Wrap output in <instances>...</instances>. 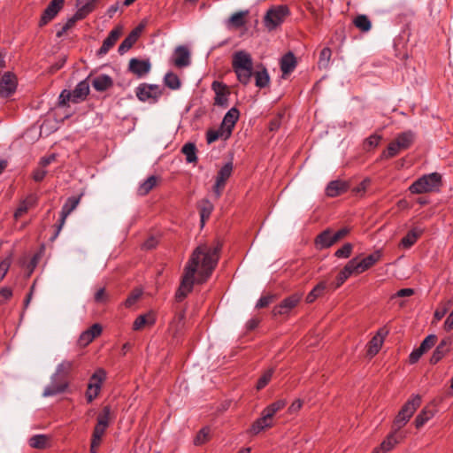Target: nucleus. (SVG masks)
I'll return each instance as SVG.
<instances>
[{
  "label": "nucleus",
  "instance_id": "nucleus-1",
  "mask_svg": "<svg viewBox=\"0 0 453 453\" xmlns=\"http://www.w3.org/2000/svg\"><path fill=\"white\" fill-rule=\"evenodd\" d=\"M220 247L199 245L192 252L184 267L180 284L175 293L177 302H181L192 290L195 282L203 283L211 275L219 258Z\"/></svg>",
  "mask_w": 453,
  "mask_h": 453
},
{
  "label": "nucleus",
  "instance_id": "nucleus-2",
  "mask_svg": "<svg viewBox=\"0 0 453 453\" xmlns=\"http://www.w3.org/2000/svg\"><path fill=\"white\" fill-rule=\"evenodd\" d=\"M232 67L237 80L243 85H247L253 74V61L250 53L245 50H238L232 58Z\"/></svg>",
  "mask_w": 453,
  "mask_h": 453
},
{
  "label": "nucleus",
  "instance_id": "nucleus-3",
  "mask_svg": "<svg viewBox=\"0 0 453 453\" xmlns=\"http://www.w3.org/2000/svg\"><path fill=\"white\" fill-rule=\"evenodd\" d=\"M441 185V175L439 173H432L419 177L409 187V190L411 194L431 193L439 191Z\"/></svg>",
  "mask_w": 453,
  "mask_h": 453
},
{
  "label": "nucleus",
  "instance_id": "nucleus-4",
  "mask_svg": "<svg viewBox=\"0 0 453 453\" xmlns=\"http://www.w3.org/2000/svg\"><path fill=\"white\" fill-rule=\"evenodd\" d=\"M289 14L290 11L287 5L272 6L264 17V25L269 31H273L280 26Z\"/></svg>",
  "mask_w": 453,
  "mask_h": 453
},
{
  "label": "nucleus",
  "instance_id": "nucleus-5",
  "mask_svg": "<svg viewBox=\"0 0 453 453\" xmlns=\"http://www.w3.org/2000/svg\"><path fill=\"white\" fill-rule=\"evenodd\" d=\"M421 403V397L418 395L412 396L401 409L395 417L394 425L396 430L403 427L411 418L415 411Z\"/></svg>",
  "mask_w": 453,
  "mask_h": 453
},
{
  "label": "nucleus",
  "instance_id": "nucleus-6",
  "mask_svg": "<svg viewBox=\"0 0 453 453\" xmlns=\"http://www.w3.org/2000/svg\"><path fill=\"white\" fill-rule=\"evenodd\" d=\"M135 94L140 101L154 104L162 96L163 88L159 85L142 83L136 88Z\"/></svg>",
  "mask_w": 453,
  "mask_h": 453
},
{
  "label": "nucleus",
  "instance_id": "nucleus-7",
  "mask_svg": "<svg viewBox=\"0 0 453 453\" xmlns=\"http://www.w3.org/2000/svg\"><path fill=\"white\" fill-rule=\"evenodd\" d=\"M111 409L109 405L103 408L102 411L97 416V422L94 427L92 434V441L101 442L102 437L104 436L107 427L110 425L111 419Z\"/></svg>",
  "mask_w": 453,
  "mask_h": 453
},
{
  "label": "nucleus",
  "instance_id": "nucleus-8",
  "mask_svg": "<svg viewBox=\"0 0 453 453\" xmlns=\"http://www.w3.org/2000/svg\"><path fill=\"white\" fill-rule=\"evenodd\" d=\"M380 257L381 253L380 250H377L360 261L357 258H352L349 262L352 265L355 274H360L374 265Z\"/></svg>",
  "mask_w": 453,
  "mask_h": 453
},
{
  "label": "nucleus",
  "instance_id": "nucleus-9",
  "mask_svg": "<svg viewBox=\"0 0 453 453\" xmlns=\"http://www.w3.org/2000/svg\"><path fill=\"white\" fill-rule=\"evenodd\" d=\"M233 172V163H226L218 172L216 181L213 186V192L217 198H219L226 186V180L230 178Z\"/></svg>",
  "mask_w": 453,
  "mask_h": 453
},
{
  "label": "nucleus",
  "instance_id": "nucleus-10",
  "mask_svg": "<svg viewBox=\"0 0 453 453\" xmlns=\"http://www.w3.org/2000/svg\"><path fill=\"white\" fill-rule=\"evenodd\" d=\"M302 294L295 293L285 299H283L280 304L274 306L273 312L274 316L286 315L294 309L301 301Z\"/></svg>",
  "mask_w": 453,
  "mask_h": 453
},
{
  "label": "nucleus",
  "instance_id": "nucleus-11",
  "mask_svg": "<svg viewBox=\"0 0 453 453\" xmlns=\"http://www.w3.org/2000/svg\"><path fill=\"white\" fill-rule=\"evenodd\" d=\"M211 88L215 93L214 104L221 107L228 106V96L230 91L228 87L223 82L214 81Z\"/></svg>",
  "mask_w": 453,
  "mask_h": 453
},
{
  "label": "nucleus",
  "instance_id": "nucleus-12",
  "mask_svg": "<svg viewBox=\"0 0 453 453\" xmlns=\"http://www.w3.org/2000/svg\"><path fill=\"white\" fill-rule=\"evenodd\" d=\"M17 85L16 76L10 72L5 73L0 81V96L3 97L12 96L16 91Z\"/></svg>",
  "mask_w": 453,
  "mask_h": 453
},
{
  "label": "nucleus",
  "instance_id": "nucleus-13",
  "mask_svg": "<svg viewBox=\"0 0 453 453\" xmlns=\"http://www.w3.org/2000/svg\"><path fill=\"white\" fill-rule=\"evenodd\" d=\"M64 2L65 0H51L41 17L39 26L43 27L52 20L63 8Z\"/></svg>",
  "mask_w": 453,
  "mask_h": 453
},
{
  "label": "nucleus",
  "instance_id": "nucleus-14",
  "mask_svg": "<svg viewBox=\"0 0 453 453\" xmlns=\"http://www.w3.org/2000/svg\"><path fill=\"white\" fill-rule=\"evenodd\" d=\"M68 386L67 380L52 375L50 383L44 388L42 395L45 397L56 395L64 392Z\"/></svg>",
  "mask_w": 453,
  "mask_h": 453
},
{
  "label": "nucleus",
  "instance_id": "nucleus-15",
  "mask_svg": "<svg viewBox=\"0 0 453 453\" xmlns=\"http://www.w3.org/2000/svg\"><path fill=\"white\" fill-rule=\"evenodd\" d=\"M79 202H80V198L79 197H75V196L69 197L66 200L65 203L63 205L62 210H61V216H60V219H59V224L58 226V228H57L56 234L54 235V238H56L58 235V234L60 233L63 226L65 223L66 218L68 217V215L73 210H75V208L79 204Z\"/></svg>",
  "mask_w": 453,
  "mask_h": 453
},
{
  "label": "nucleus",
  "instance_id": "nucleus-16",
  "mask_svg": "<svg viewBox=\"0 0 453 453\" xmlns=\"http://www.w3.org/2000/svg\"><path fill=\"white\" fill-rule=\"evenodd\" d=\"M239 111L237 108H231L224 116L221 123V127L225 130L226 137H229L232 134L233 128L239 119Z\"/></svg>",
  "mask_w": 453,
  "mask_h": 453
},
{
  "label": "nucleus",
  "instance_id": "nucleus-17",
  "mask_svg": "<svg viewBox=\"0 0 453 453\" xmlns=\"http://www.w3.org/2000/svg\"><path fill=\"white\" fill-rule=\"evenodd\" d=\"M102 333L101 325L96 323L88 329L85 330L79 337L78 343L80 346L85 347L88 345L96 337L99 336Z\"/></svg>",
  "mask_w": 453,
  "mask_h": 453
},
{
  "label": "nucleus",
  "instance_id": "nucleus-18",
  "mask_svg": "<svg viewBox=\"0 0 453 453\" xmlns=\"http://www.w3.org/2000/svg\"><path fill=\"white\" fill-rule=\"evenodd\" d=\"M452 344L451 337L448 336L441 340L439 345L434 349L431 358V364L438 363L449 350L450 346Z\"/></svg>",
  "mask_w": 453,
  "mask_h": 453
},
{
  "label": "nucleus",
  "instance_id": "nucleus-19",
  "mask_svg": "<svg viewBox=\"0 0 453 453\" xmlns=\"http://www.w3.org/2000/svg\"><path fill=\"white\" fill-rule=\"evenodd\" d=\"M173 60L177 67L188 66L190 64V53L185 46H178L173 53Z\"/></svg>",
  "mask_w": 453,
  "mask_h": 453
},
{
  "label": "nucleus",
  "instance_id": "nucleus-20",
  "mask_svg": "<svg viewBox=\"0 0 453 453\" xmlns=\"http://www.w3.org/2000/svg\"><path fill=\"white\" fill-rule=\"evenodd\" d=\"M403 436L396 434V430L391 433L388 437L381 442L380 446L375 448L372 453H382L391 450L395 445H396Z\"/></svg>",
  "mask_w": 453,
  "mask_h": 453
},
{
  "label": "nucleus",
  "instance_id": "nucleus-21",
  "mask_svg": "<svg viewBox=\"0 0 453 453\" xmlns=\"http://www.w3.org/2000/svg\"><path fill=\"white\" fill-rule=\"evenodd\" d=\"M121 35L119 28L112 29L108 36L104 40L101 48L98 50V55L104 56L108 53L110 49L116 43Z\"/></svg>",
  "mask_w": 453,
  "mask_h": 453
},
{
  "label": "nucleus",
  "instance_id": "nucleus-22",
  "mask_svg": "<svg viewBox=\"0 0 453 453\" xmlns=\"http://www.w3.org/2000/svg\"><path fill=\"white\" fill-rule=\"evenodd\" d=\"M37 203V196L35 195H29L25 199H23L17 210L14 212V218L18 219L22 215H24L29 209L35 207Z\"/></svg>",
  "mask_w": 453,
  "mask_h": 453
},
{
  "label": "nucleus",
  "instance_id": "nucleus-23",
  "mask_svg": "<svg viewBox=\"0 0 453 453\" xmlns=\"http://www.w3.org/2000/svg\"><path fill=\"white\" fill-rule=\"evenodd\" d=\"M129 69L138 76H143L150 70V64L148 60L132 58L129 62Z\"/></svg>",
  "mask_w": 453,
  "mask_h": 453
},
{
  "label": "nucleus",
  "instance_id": "nucleus-24",
  "mask_svg": "<svg viewBox=\"0 0 453 453\" xmlns=\"http://www.w3.org/2000/svg\"><path fill=\"white\" fill-rule=\"evenodd\" d=\"M91 84L96 91L104 92L112 87L113 81L107 74H99L92 80Z\"/></svg>",
  "mask_w": 453,
  "mask_h": 453
},
{
  "label": "nucleus",
  "instance_id": "nucleus-25",
  "mask_svg": "<svg viewBox=\"0 0 453 453\" xmlns=\"http://www.w3.org/2000/svg\"><path fill=\"white\" fill-rule=\"evenodd\" d=\"M89 93V84L88 82L84 80L81 82H79L75 88L72 91L73 95V102L78 103L80 101H82L86 98V96Z\"/></svg>",
  "mask_w": 453,
  "mask_h": 453
},
{
  "label": "nucleus",
  "instance_id": "nucleus-26",
  "mask_svg": "<svg viewBox=\"0 0 453 453\" xmlns=\"http://www.w3.org/2000/svg\"><path fill=\"white\" fill-rule=\"evenodd\" d=\"M155 321L156 319L152 312L140 315L134 321L133 329L134 331L142 330L147 326L154 325Z\"/></svg>",
  "mask_w": 453,
  "mask_h": 453
},
{
  "label": "nucleus",
  "instance_id": "nucleus-27",
  "mask_svg": "<svg viewBox=\"0 0 453 453\" xmlns=\"http://www.w3.org/2000/svg\"><path fill=\"white\" fill-rule=\"evenodd\" d=\"M296 66V59L292 52L285 54L280 60V69L283 74H288L294 71Z\"/></svg>",
  "mask_w": 453,
  "mask_h": 453
},
{
  "label": "nucleus",
  "instance_id": "nucleus-28",
  "mask_svg": "<svg viewBox=\"0 0 453 453\" xmlns=\"http://www.w3.org/2000/svg\"><path fill=\"white\" fill-rule=\"evenodd\" d=\"M347 190V185L341 180H333L328 183L326 193L330 197H335Z\"/></svg>",
  "mask_w": 453,
  "mask_h": 453
},
{
  "label": "nucleus",
  "instance_id": "nucleus-29",
  "mask_svg": "<svg viewBox=\"0 0 453 453\" xmlns=\"http://www.w3.org/2000/svg\"><path fill=\"white\" fill-rule=\"evenodd\" d=\"M315 243L317 248L320 250L329 248L335 243V242H333V233L329 229L323 231L317 236Z\"/></svg>",
  "mask_w": 453,
  "mask_h": 453
},
{
  "label": "nucleus",
  "instance_id": "nucleus-30",
  "mask_svg": "<svg viewBox=\"0 0 453 453\" xmlns=\"http://www.w3.org/2000/svg\"><path fill=\"white\" fill-rule=\"evenodd\" d=\"M422 230L418 228H413L407 233V234L401 240L400 246L403 249L411 248L421 235Z\"/></svg>",
  "mask_w": 453,
  "mask_h": 453
},
{
  "label": "nucleus",
  "instance_id": "nucleus-31",
  "mask_svg": "<svg viewBox=\"0 0 453 453\" xmlns=\"http://www.w3.org/2000/svg\"><path fill=\"white\" fill-rule=\"evenodd\" d=\"M157 180L158 179L157 176H150L139 185L137 188V194L139 196H146L156 187Z\"/></svg>",
  "mask_w": 453,
  "mask_h": 453
},
{
  "label": "nucleus",
  "instance_id": "nucleus-32",
  "mask_svg": "<svg viewBox=\"0 0 453 453\" xmlns=\"http://www.w3.org/2000/svg\"><path fill=\"white\" fill-rule=\"evenodd\" d=\"M352 274H355V272L352 265L348 262L343 269L338 273L334 288L336 289L340 288Z\"/></svg>",
  "mask_w": 453,
  "mask_h": 453
},
{
  "label": "nucleus",
  "instance_id": "nucleus-33",
  "mask_svg": "<svg viewBox=\"0 0 453 453\" xmlns=\"http://www.w3.org/2000/svg\"><path fill=\"white\" fill-rule=\"evenodd\" d=\"M395 140L400 143L402 149L407 150L413 143L415 140V134L412 131L408 130L399 134Z\"/></svg>",
  "mask_w": 453,
  "mask_h": 453
},
{
  "label": "nucleus",
  "instance_id": "nucleus-34",
  "mask_svg": "<svg viewBox=\"0 0 453 453\" xmlns=\"http://www.w3.org/2000/svg\"><path fill=\"white\" fill-rule=\"evenodd\" d=\"M326 288L327 285L325 281H321L317 284L307 295L306 302L309 303H313L318 297L321 296L325 293Z\"/></svg>",
  "mask_w": 453,
  "mask_h": 453
},
{
  "label": "nucleus",
  "instance_id": "nucleus-35",
  "mask_svg": "<svg viewBox=\"0 0 453 453\" xmlns=\"http://www.w3.org/2000/svg\"><path fill=\"white\" fill-rule=\"evenodd\" d=\"M273 426V422L265 419L263 416L257 418L250 427V433L252 434H257L265 428H269Z\"/></svg>",
  "mask_w": 453,
  "mask_h": 453
},
{
  "label": "nucleus",
  "instance_id": "nucleus-36",
  "mask_svg": "<svg viewBox=\"0 0 453 453\" xmlns=\"http://www.w3.org/2000/svg\"><path fill=\"white\" fill-rule=\"evenodd\" d=\"M181 152L186 156L188 163H196L197 161L196 147L192 142H188L183 145Z\"/></svg>",
  "mask_w": 453,
  "mask_h": 453
},
{
  "label": "nucleus",
  "instance_id": "nucleus-37",
  "mask_svg": "<svg viewBox=\"0 0 453 453\" xmlns=\"http://www.w3.org/2000/svg\"><path fill=\"white\" fill-rule=\"evenodd\" d=\"M248 14V12H238L234 13L228 19V26H231L234 28H240L245 24V16Z\"/></svg>",
  "mask_w": 453,
  "mask_h": 453
},
{
  "label": "nucleus",
  "instance_id": "nucleus-38",
  "mask_svg": "<svg viewBox=\"0 0 453 453\" xmlns=\"http://www.w3.org/2000/svg\"><path fill=\"white\" fill-rule=\"evenodd\" d=\"M401 150H404L400 146V143L395 139L391 142L387 150H384L381 154L382 158H390L395 157Z\"/></svg>",
  "mask_w": 453,
  "mask_h": 453
},
{
  "label": "nucleus",
  "instance_id": "nucleus-39",
  "mask_svg": "<svg viewBox=\"0 0 453 453\" xmlns=\"http://www.w3.org/2000/svg\"><path fill=\"white\" fill-rule=\"evenodd\" d=\"M332 57V50L330 48H324L319 54V58L318 62V65L319 69H327L330 65V60Z\"/></svg>",
  "mask_w": 453,
  "mask_h": 453
},
{
  "label": "nucleus",
  "instance_id": "nucleus-40",
  "mask_svg": "<svg viewBox=\"0 0 453 453\" xmlns=\"http://www.w3.org/2000/svg\"><path fill=\"white\" fill-rule=\"evenodd\" d=\"M72 368L73 362L66 360L63 361L57 366L54 375L58 376L59 379L66 380V377L71 372Z\"/></svg>",
  "mask_w": 453,
  "mask_h": 453
},
{
  "label": "nucleus",
  "instance_id": "nucleus-41",
  "mask_svg": "<svg viewBox=\"0 0 453 453\" xmlns=\"http://www.w3.org/2000/svg\"><path fill=\"white\" fill-rule=\"evenodd\" d=\"M256 79V86L263 88L269 85L270 77L265 68L254 73Z\"/></svg>",
  "mask_w": 453,
  "mask_h": 453
},
{
  "label": "nucleus",
  "instance_id": "nucleus-42",
  "mask_svg": "<svg viewBox=\"0 0 453 453\" xmlns=\"http://www.w3.org/2000/svg\"><path fill=\"white\" fill-rule=\"evenodd\" d=\"M354 25L362 32H368L372 27V23L366 15H357L353 20Z\"/></svg>",
  "mask_w": 453,
  "mask_h": 453
},
{
  "label": "nucleus",
  "instance_id": "nucleus-43",
  "mask_svg": "<svg viewBox=\"0 0 453 453\" xmlns=\"http://www.w3.org/2000/svg\"><path fill=\"white\" fill-rule=\"evenodd\" d=\"M434 417L432 410L423 409L421 412L415 418V426L417 428L423 426L429 419Z\"/></svg>",
  "mask_w": 453,
  "mask_h": 453
},
{
  "label": "nucleus",
  "instance_id": "nucleus-44",
  "mask_svg": "<svg viewBox=\"0 0 453 453\" xmlns=\"http://www.w3.org/2000/svg\"><path fill=\"white\" fill-rule=\"evenodd\" d=\"M106 378V373L103 369L96 370L89 380V385L96 387L101 390L102 383Z\"/></svg>",
  "mask_w": 453,
  "mask_h": 453
},
{
  "label": "nucleus",
  "instance_id": "nucleus-45",
  "mask_svg": "<svg viewBox=\"0 0 453 453\" xmlns=\"http://www.w3.org/2000/svg\"><path fill=\"white\" fill-rule=\"evenodd\" d=\"M135 35L134 34H129L124 41L120 43L119 46L118 51L119 54L123 55L127 51H128L133 45L136 42Z\"/></svg>",
  "mask_w": 453,
  "mask_h": 453
},
{
  "label": "nucleus",
  "instance_id": "nucleus-46",
  "mask_svg": "<svg viewBox=\"0 0 453 453\" xmlns=\"http://www.w3.org/2000/svg\"><path fill=\"white\" fill-rule=\"evenodd\" d=\"M383 342L381 337H372L368 343L367 355L370 357L375 356L380 349Z\"/></svg>",
  "mask_w": 453,
  "mask_h": 453
},
{
  "label": "nucleus",
  "instance_id": "nucleus-47",
  "mask_svg": "<svg viewBox=\"0 0 453 453\" xmlns=\"http://www.w3.org/2000/svg\"><path fill=\"white\" fill-rule=\"evenodd\" d=\"M164 81L165 86L171 89H178L180 87V81L179 77L173 73H167L165 75Z\"/></svg>",
  "mask_w": 453,
  "mask_h": 453
},
{
  "label": "nucleus",
  "instance_id": "nucleus-48",
  "mask_svg": "<svg viewBox=\"0 0 453 453\" xmlns=\"http://www.w3.org/2000/svg\"><path fill=\"white\" fill-rule=\"evenodd\" d=\"M48 438L43 434L34 435L29 439V445L34 449L46 448Z\"/></svg>",
  "mask_w": 453,
  "mask_h": 453
},
{
  "label": "nucleus",
  "instance_id": "nucleus-49",
  "mask_svg": "<svg viewBox=\"0 0 453 453\" xmlns=\"http://www.w3.org/2000/svg\"><path fill=\"white\" fill-rule=\"evenodd\" d=\"M212 210L213 206L208 200H204L202 202V204L200 206V216L201 222L203 225L204 224L205 219H209Z\"/></svg>",
  "mask_w": 453,
  "mask_h": 453
},
{
  "label": "nucleus",
  "instance_id": "nucleus-50",
  "mask_svg": "<svg viewBox=\"0 0 453 453\" xmlns=\"http://www.w3.org/2000/svg\"><path fill=\"white\" fill-rule=\"evenodd\" d=\"M219 138H228L226 137L225 130H223L221 127L218 130L211 129L207 132L206 140L208 143H212L216 142Z\"/></svg>",
  "mask_w": 453,
  "mask_h": 453
},
{
  "label": "nucleus",
  "instance_id": "nucleus-51",
  "mask_svg": "<svg viewBox=\"0 0 453 453\" xmlns=\"http://www.w3.org/2000/svg\"><path fill=\"white\" fill-rule=\"evenodd\" d=\"M210 428L203 427L196 434L194 442L196 445H202L209 440Z\"/></svg>",
  "mask_w": 453,
  "mask_h": 453
},
{
  "label": "nucleus",
  "instance_id": "nucleus-52",
  "mask_svg": "<svg viewBox=\"0 0 453 453\" xmlns=\"http://www.w3.org/2000/svg\"><path fill=\"white\" fill-rule=\"evenodd\" d=\"M273 374V369H269V370L265 371L263 373V375L259 378L257 384V388L258 390L264 388L268 384V382L271 380Z\"/></svg>",
  "mask_w": 453,
  "mask_h": 453
},
{
  "label": "nucleus",
  "instance_id": "nucleus-53",
  "mask_svg": "<svg viewBox=\"0 0 453 453\" xmlns=\"http://www.w3.org/2000/svg\"><path fill=\"white\" fill-rule=\"evenodd\" d=\"M437 336L435 334H429L427 335L423 342H421L419 348L424 351L426 352L428 349H430L434 344L436 343Z\"/></svg>",
  "mask_w": 453,
  "mask_h": 453
},
{
  "label": "nucleus",
  "instance_id": "nucleus-54",
  "mask_svg": "<svg viewBox=\"0 0 453 453\" xmlns=\"http://www.w3.org/2000/svg\"><path fill=\"white\" fill-rule=\"evenodd\" d=\"M352 249V244L345 243L342 248L335 251L334 256L339 258H348L351 254Z\"/></svg>",
  "mask_w": 453,
  "mask_h": 453
},
{
  "label": "nucleus",
  "instance_id": "nucleus-55",
  "mask_svg": "<svg viewBox=\"0 0 453 453\" xmlns=\"http://www.w3.org/2000/svg\"><path fill=\"white\" fill-rule=\"evenodd\" d=\"M142 292L140 289H134L125 301V306L130 308L141 297Z\"/></svg>",
  "mask_w": 453,
  "mask_h": 453
},
{
  "label": "nucleus",
  "instance_id": "nucleus-56",
  "mask_svg": "<svg viewBox=\"0 0 453 453\" xmlns=\"http://www.w3.org/2000/svg\"><path fill=\"white\" fill-rule=\"evenodd\" d=\"M381 139H382L381 135H379L376 134H372L365 140V147L367 150H369L370 148H375L380 144Z\"/></svg>",
  "mask_w": 453,
  "mask_h": 453
},
{
  "label": "nucleus",
  "instance_id": "nucleus-57",
  "mask_svg": "<svg viewBox=\"0 0 453 453\" xmlns=\"http://www.w3.org/2000/svg\"><path fill=\"white\" fill-rule=\"evenodd\" d=\"M78 20L73 16L70 18L65 25L57 32V37H62L70 28H72Z\"/></svg>",
  "mask_w": 453,
  "mask_h": 453
},
{
  "label": "nucleus",
  "instance_id": "nucleus-58",
  "mask_svg": "<svg viewBox=\"0 0 453 453\" xmlns=\"http://www.w3.org/2000/svg\"><path fill=\"white\" fill-rule=\"evenodd\" d=\"M91 12V6L89 4L83 5L73 15L74 19L81 20L84 19Z\"/></svg>",
  "mask_w": 453,
  "mask_h": 453
},
{
  "label": "nucleus",
  "instance_id": "nucleus-59",
  "mask_svg": "<svg viewBox=\"0 0 453 453\" xmlns=\"http://www.w3.org/2000/svg\"><path fill=\"white\" fill-rule=\"evenodd\" d=\"M100 390L96 388V387L88 385V388L86 391V398L88 403H91L95 398L99 395Z\"/></svg>",
  "mask_w": 453,
  "mask_h": 453
},
{
  "label": "nucleus",
  "instance_id": "nucleus-60",
  "mask_svg": "<svg viewBox=\"0 0 453 453\" xmlns=\"http://www.w3.org/2000/svg\"><path fill=\"white\" fill-rule=\"evenodd\" d=\"M274 296H261L257 304H256V307L258 308V309H261V308H265L266 306H268L273 300Z\"/></svg>",
  "mask_w": 453,
  "mask_h": 453
},
{
  "label": "nucleus",
  "instance_id": "nucleus-61",
  "mask_svg": "<svg viewBox=\"0 0 453 453\" xmlns=\"http://www.w3.org/2000/svg\"><path fill=\"white\" fill-rule=\"evenodd\" d=\"M11 265V258L6 257L0 263V280H2L6 275Z\"/></svg>",
  "mask_w": 453,
  "mask_h": 453
},
{
  "label": "nucleus",
  "instance_id": "nucleus-62",
  "mask_svg": "<svg viewBox=\"0 0 453 453\" xmlns=\"http://www.w3.org/2000/svg\"><path fill=\"white\" fill-rule=\"evenodd\" d=\"M12 296V290L10 288H2L0 289V304L4 303Z\"/></svg>",
  "mask_w": 453,
  "mask_h": 453
},
{
  "label": "nucleus",
  "instance_id": "nucleus-63",
  "mask_svg": "<svg viewBox=\"0 0 453 453\" xmlns=\"http://www.w3.org/2000/svg\"><path fill=\"white\" fill-rule=\"evenodd\" d=\"M59 105L60 106H65L66 105V104L72 100L73 101V95H72V92L70 91H67V90H63L59 96Z\"/></svg>",
  "mask_w": 453,
  "mask_h": 453
},
{
  "label": "nucleus",
  "instance_id": "nucleus-64",
  "mask_svg": "<svg viewBox=\"0 0 453 453\" xmlns=\"http://www.w3.org/2000/svg\"><path fill=\"white\" fill-rule=\"evenodd\" d=\"M425 352L418 347L411 351L409 356V362L411 364L417 363Z\"/></svg>",
  "mask_w": 453,
  "mask_h": 453
}]
</instances>
